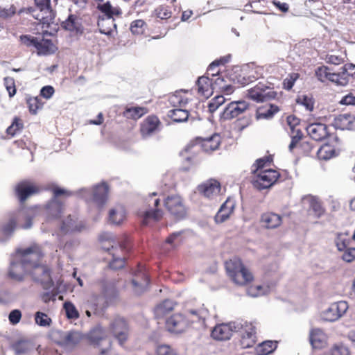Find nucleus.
<instances>
[{
  "mask_svg": "<svg viewBox=\"0 0 355 355\" xmlns=\"http://www.w3.org/2000/svg\"><path fill=\"white\" fill-rule=\"evenodd\" d=\"M23 128V120L19 116H15L10 125L7 128L6 132L8 135L13 137L16 135L19 134Z\"/></svg>",
  "mask_w": 355,
  "mask_h": 355,
  "instance_id": "8fccbe9b",
  "label": "nucleus"
},
{
  "mask_svg": "<svg viewBox=\"0 0 355 355\" xmlns=\"http://www.w3.org/2000/svg\"><path fill=\"white\" fill-rule=\"evenodd\" d=\"M279 171L268 168V170H262V171L252 174L251 181L253 187L259 191L269 189L273 186L279 178Z\"/></svg>",
  "mask_w": 355,
  "mask_h": 355,
  "instance_id": "39448f33",
  "label": "nucleus"
},
{
  "mask_svg": "<svg viewBox=\"0 0 355 355\" xmlns=\"http://www.w3.org/2000/svg\"><path fill=\"white\" fill-rule=\"evenodd\" d=\"M104 338V334L101 329H93L88 335L89 340L94 345H98Z\"/></svg>",
  "mask_w": 355,
  "mask_h": 355,
  "instance_id": "338daca9",
  "label": "nucleus"
},
{
  "mask_svg": "<svg viewBox=\"0 0 355 355\" xmlns=\"http://www.w3.org/2000/svg\"><path fill=\"white\" fill-rule=\"evenodd\" d=\"M40 191V187L28 180L18 182L14 188L15 195L21 204L24 203L28 198L38 193Z\"/></svg>",
  "mask_w": 355,
  "mask_h": 355,
  "instance_id": "9b49d317",
  "label": "nucleus"
},
{
  "mask_svg": "<svg viewBox=\"0 0 355 355\" xmlns=\"http://www.w3.org/2000/svg\"><path fill=\"white\" fill-rule=\"evenodd\" d=\"M157 17L162 19H167L171 17L172 12L168 6L160 5L155 10Z\"/></svg>",
  "mask_w": 355,
  "mask_h": 355,
  "instance_id": "69168bd1",
  "label": "nucleus"
},
{
  "mask_svg": "<svg viewBox=\"0 0 355 355\" xmlns=\"http://www.w3.org/2000/svg\"><path fill=\"white\" fill-rule=\"evenodd\" d=\"M329 354V355H350V351L347 346L339 343L332 345Z\"/></svg>",
  "mask_w": 355,
  "mask_h": 355,
  "instance_id": "6e6d98bb",
  "label": "nucleus"
},
{
  "mask_svg": "<svg viewBox=\"0 0 355 355\" xmlns=\"http://www.w3.org/2000/svg\"><path fill=\"white\" fill-rule=\"evenodd\" d=\"M277 93L273 88L263 83H258L254 87L248 90V96L257 103L275 99Z\"/></svg>",
  "mask_w": 355,
  "mask_h": 355,
  "instance_id": "9d476101",
  "label": "nucleus"
},
{
  "mask_svg": "<svg viewBox=\"0 0 355 355\" xmlns=\"http://www.w3.org/2000/svg\"><path fill=\"white\" fill-rule=\"evenodd\" d=\"M260 223L263 227L267 229H274L282 224V218L274 212H266L261 216Z\"/></svg>",
  "mask_w": 355,
  "mask_h": 355,
  "instance_id": "7c9ffc66",
  "label": "nucleus"
},
{
  "mask_svg": "<svg viewBox=\"0 0 355 355\" xmlns=\"http://www.w3.org/2000/svg\"><path fill=\"white\" fill-rule=\"evenodd\" d=\"M197 189L202 196L208 198H214L220 193L221 184L215 179H209L198 185Z\"/></svg>",
  "mask_w": 355,
  "mask_h": 355,
  "instance_id": "aec40b11",
  "label": "nucleus"
},
{
  "mask_svg": "<svg viewBox=\"0 0 355 355\" xmlns=\"http://www.w3.org/2000/svg\"><path fill=\"white\" fill-rule=\"evenodd\" d=\"M315 74L320 81L327 82L329 80V77L331 74V70L328 67L323 65L318 67L315 69Z\"/></svg>",
  "mask_w": 355,
  "mask_h": 355,
  "instance_id": "e2e57ef3",
  "label": "nucleus"
},
{
  "mask_svg": "<svg viewBox=\"0 0 355 355\" xmlns=\"http://www.w3.org/2000/svg\"><path fill=\"white\" fill-rule=\"evenodd\" d=\"M150 279L145 270L140 268L135 272L133 279H132V284L133 286L135 292L140 293L143 292L149 285Z\"/></svg>",
  "mask_w": 355,
  "mask_h": 355,
  "instance_id": "5701e85b",
  "label": "nucleus"
},
{
  "mask_svg": "<svg viewBox=\"0 0 355 355\" xmlns=\"http://www.w3.org/2000/svg\"><path fill=\"white\" fill-rule=\"evenodd\" d=\"M16 254L28 267L42 261L44 257L42 248L35 243L26 248L17 250Z\"/></svg>",
  "mask_w": 355,
  "mask_h": 355,
  "instance_id": "6e6552de",
  "label": "nucleus"
},
{
  "mask_svg": "<svg viewBox=\"0 0 355 355\" xmlns=\"http://www.w3.org/2000/svg\"><path fill=\"white\" fill-rule=\"evenodd\" d=\"M240 345L243 349L252 347L257 342L256 328L252 323H245L241 331Z\"/></svg>",
  "mask_w": 355,
  "mask_h": 355,
  "instance_id": "6ab92c4d",
  "label": "nucleus"
},
{
  "mask_svg": "<svg viewBox=\"0 0 355 355\" xmlns=\"http://www.w3.org/2000/svg\"><path fill=\"white\" fill-rule=\"evenodd\" d=\"M32 144L31 140L27 137L26 136H24L23 137L17 139L12 143V148L13 150H30V146Z\"/></svg>",
  "mask_w": 355,
  "mask_h": 355,
  "instance_id": "680f3d73",
  "label": "nucleus"
},
{
  "mask_svg": "<svg viewBox=\"0 0 355 355\" xmlns=\"http://www.w3.org/2000/svg\"><path fill=\"white\" fill-rule=\"evenodd\" d=\"M189 112L185 109L174 108L168 112V116L175 123L186 121L189 118Z\"/></svg>",
  "mask_w": 355,
  "mask_h": 355,
  "instance_id": "49530a36",
  "label": "nucleus"
},
{
  "mask_svg": "<svg viewBox=\"0 0 355 355\" xmlns=\"http://www.w3.org/2000/svg\"><path fill=\"white\" fill-rule=\"evenodd\" d=\"M233 328L235 329V326L232 325V323L228 324H220L216 325L211 331V336L214 339L218 340H229L232 335L234 331Z\"/></svg>",
  "mask_w": 355,
  "mask_h": 355,
  "instance_id": "bb28decb",
  "label": "nucleus"
},
{
  "mask_svg": "<svg viewBox=\"0 0 355 355\" xmlns=\"http://www.w3.org/2000/svg\"><path fill=\"white\" fill-rule=\"evenodd\" d=\"M355 69L354 64H345L342 68L341 71L339 73H332L329 77V80L336 85L344 86L346 85L348 82V76H351V73H349V71H353Z\"/></svg>",
  "mask_w": 355,
  "mask_h": 355,
  "instance_id": "393cba45",
  "label": "nucleus"
},
{
  "mask_svg": "<svg viewBox=\"0 0 355 355\" xmlns=\"http://www.w3.org/2000/svg\"><path fill=\"white\" fill-rule=\"evenodd\" d=\"M335 151L329 145L321 146L317 151L318 157L320 159H329L334 155Z\"/></svg>",
  "mask_w": 355,
  "mask_h": 355,
  "instance_id": "052dcab7",
  "label": "nucleus"
},
{
  "mask_svg": "<svg viewBox=\"0 0 355 355\" xmlns=\"http://www.w3.org/2000/svg\"><path fill=\"white\" fill-rule=\"evenodd\" d=\"M85 228V225L82 221H78L75 216L69 215L67 218L62 221L61 230L64 232H80Z\"/></svg>",
  "mask_w": 355,
  "mask_h": 355,
  "instance_id": "72a5a7b5",
  "label": "nucleus"
},
{
  "mask_svg": "<svg viewBox=\"0 0 355 355\" xmlns=\"http://www.w3.org/2000/svg\"><path fill=\"white\" fill-rule=\"evenodd\" d=\"M109 187L103 182L92 188L89 201L94 203L98 208H102L106 203L108 198Z\"/></svg>",
  "mask_w": 355,
  "mask_h": 355,
  "instance_id": "f3484780",
  "label": "nucleus"
},
{
  "mask_svg": "<svg viewBox=\"0 0 355 355\" xmlns=\"http://www.w3.org/2000/svg\"><path fill=\"white\" fill-rule=\"evenodd\" d=\"M271 161L268 157L257 159L252 166V174L259 173L262 170H268L266 167L270 166Z\"/></svg>",
  "mask_w": 355,
  "mask_h": 355,
  "instance_id": "864d4df0",
  "label": "nucleus"
},
{
  "mask_svg": "<svg viewBox=\"0 0 355 355\" xmlns=\"http://www.w3.org/2000/svg\"><path fill=\"white\" fill-rule=\"evenodd\" d=\"M225 267L227 276L237 286H245L254 281L252 272L240 258L230 259L225 261Z\"/></svg>",
  "mask_w": 355,
  "mask_h": 355,
  "instance_id": "f257e3e1",
  "label": "nucleus"
},
{
  "mask_svg": "<svg viewBox=\"0 0 355 355\" xmlns=\"http://www.w3.org/2000/svg\"><path fill=\"white\" fill-rule=\"evenodd\" d=\"M12 349L18 355L24 354L31 350V345L27 340H19L12 345Z\"/></svg>",
  "mask_w": 355,
  "mask_h": 355,
  "instance_id": "5fc2aeb1",
  "label": "nucleus"
},
{
  "mask_svg": "<svg viewBox=\"0 0 355 355\" xmlns=\"http://www.w3.org/2000/svg\"><path fill=\"white\" fill-rule=\"evenodd\" d=\"M309 339L313 349H322L327 345L328 336L322 329L311 328L309 331Z\"/></svg>",
  "mask_w": 355,
  "mask_h": 355,
  "instance_id": "412c9836",
  "label": "nucleus"
},
{
  "mask_svg": "<svg viewBox=\"0 0 355 355\" xmlns=\"http://www.w3.org/2000/svg\"><path fill=\"white\" fill-rule=\"evenodd\" d=\"M96 286L100 293L104 297H112L116 293V282L108 281L105 278L98 280Z\"/></svg>",
  "mask_w": 355,
  "mask_h": 355,
  "instance_id": "2f4dec72",
  "label": "nucleus"
},
{
  "mask_svg": "<svg viewBox=\"0 0 355 355\" xmlns=\"http://www.w3.org/2000/svg\"><path fill=\"white\" fill-rule=\"evenodd\" d=\"M63 204L56 199H52L46 206L48 219H57L61 216Z\"/></svg>",
  "mask_w": 355,
  "mask_h": 355,
  "instance_id": "e433bc0d",
  "label": "nucleus"
},
{
  "mask_svg": "<svg viewBox=\"0 0 355 355\" xmlns=\"http://www.w3.org/2000/svg\"><path fill=\"white\" fill-rule=\"evenodd\" d=\"M347 55L345 53H340L338 55L331 54L327 55L325 58L326 62L334 65H339L345 62Z\"/></svg>",
  "mask_w": 355,
  "mask_h": 355,
  "instance_id": "0e129e2a",
  "label": "nucleus"
},
{
  "mask_svg": "<svg viewBox=\"0 0 355 355\" xmlns=\"http://www.w3.org/2000/svg\"><path fill=\"white\" fill-rule=\"evenodd\" d=\"M334 125L340 130H354L355 116L351 114H341L334 120Z\"/></svg>",
  "mask_w": 355,
  "mask_h": 355,
  "instance_id": "c756f323",
  "label": "nucleus"
},
{
  "mask_svg": "<svg viewBox=\"0 0 355 355\" xmlns=\"http://www.w3.org/2000/svg\"><path fill=\"white\" fill-rule=\"evenodd\" d=\"M103 248L112 257V259L109 264L110 268L119 270L125 266V255L128 250L124 244L116 246L112 245L111 248L103 246Z\"/></svg>",
  "mask_w": 355,
  "mask_h": 355,
  "instance_id": "ddd939ff",
  "label": "nucleus"
},
{
  "mask_svg": "<svg viewBox=\"0 0 355 355\" xmlns=\"http://www.w3.org/2000/svg\"><path fill=\"white\" fill-rule=\"evenodd\" d=\"M126 213L123 207L119 206L109 212V221L114 225H120L125 219Z\"/></svg>",
  "mask_w": 355,
  "mask_h": 355,
  "instance_id": "c03bdc74",
  "label": "nucleus"
},
{
  "mask_svg": "<svg viewBox=\"0 0 355 355\" xmlns=\"http://www.w3.org/2000/svg\"><path fill=\"white\" fill-rule=\"evenodd\" d=\"M35 216L31 209L21 208L9 214L6 223L1 227V232L6 235L11 234L19 226L22 229H28L32 226V220Z\"/></svg>",
  "mask_w": 355,
  "mask_h": 355,
  "instance_id": "7ed1b4c3",
  "label": "nucleus"
},
{
  "mask_svg": "<svg viewBox=\"0 0 355 355\" xmlns=\"http://www.w3.org/2000/svg\"><path fill=\"white\" fill-rule=\"evenodd\" d=\"M160 200L159 198L155 199L153 201L154 208L144 212V214L142 216V223L144 225H147L150 219H153L155 221H158L163 217V211L161 209L158 208Z\"/></svg>",
  "mask_w": 355,
  "mask_h": 355,
  "instance_id": "f704fd0d",
  "label": "nucleus"
},
{
  "mask_svg": "<svg viewBox=\"0 0 355 355\" xmlns=\"http://www.w3.org/2000/svg\"><path fill=\"white\" fill-rule=\"evenodd\" d=\"M336 245L339 251H343L349 247L350 239L347 234H338L336 239Z\"/></svg>",
  "mask_w": 355,
  "mask_h": 355,
  "instance_id": "bf43d9fd",
  "label": "nucleus"
},
{
  "mask_svg": "<svg viewBox=\"0 0 355 355\" xmlns=\"http://www.w3.org/2000/svg\"><path fill=\"white\" fill-rule=\"evenodd\" d=\"M97 9L103 14L99 17H119L122 14L121 9L119 7H113L110 1L98 4Z\"/></svg>",
  "mask_w": 355,
  "mask_h": 355,
  "instance_id": "ea45409f",
  "label": "nucleus"
},
{
  "mask_svg": "<svg viewBox=\"0 0 355 355\" xmlns=\"http://www.w3.org/2000/svg\"><path fill=\"white\" fill-rule=\"evenodd\" d=\"M303 133L302 131H297L293 133L291 141L288 149L291 153L302 157L310 156L314 146L312 142L302 139Z\"/></svg>",
  "mask_w": 355,
  "mask_h": 355,
  "instance_id": "423d86ee",
  "label": "nucleus"
},
{
  "mask_svg": "<svg viewBox=\"0 0 355 355\" xmlns=\"http://www.w3.org/2000/svg\"><path fill=\"white\" fill-rule=\"evenodd\" d=\"M35 8L39 10L33 16L42 25L49 26L53 23L55 12L53 10L51 0H34Z\"/></svg>",
  "mask_w": 355,
  "mask_h": 355,
  "instance_id": "0eeeda50",
  "label": "nucleus"
},
{
  "mask_svg": "<svg viewBox=\"0 0 355 355\" xmlns=\"http://www.w3.org/2000/svg\"><path fill=\"white\" fill-rule=\"evenodd\" d=\"M277 347L276 341L267 340L258 345L256 347V353L257 355H268L273 352Z\"/></svg>",
  "mask_w": 355,
  "mask_h": 355,
  "instance_id": "de8ad7c7",
  "label": "nucleus"
},
{
  "mask_svg": "<svg viewBox=\"0 0 355 355\" xmlns=\"http://www.w3.org/2000/svg\"><path fill=\"white\" fill-rule=\"evenodd\" d=\"M235 77L233 78V80L241 86H245L252 83L254 77H251L246 71L239 69L235 72Z\"/></svg>",
  "mask_w": 355,
  "mask_h": 355,
  "instance_id": "603ef678",
  "label": "nucleus"
},
{
  "mask_svg": "<svg viewBox=\"0 0 355 355\" xmlns=\"http://www.w3.org/2000/svg\"><path fill=\"white\" fill-rule=\"evenodd\" d=\"M185 231L173 232L166 239L165 243L170 245L172 248H176L183 243L185 240Z\"/></svg>",
  "mask_w": 355,
  "mask_h": 355,
  "instance_id": "a18cd8bd",
  "label": "nucleus"
},
{
  "mask_svg": "<svg viewBox=\"0 0 355 355\" xmlns=\"http://www.w3.org/2000/svg\"><path fill=\"white\" fill-rule=\"evenodd\" d=\"M26 104L31 114H36L42 109L44 103L39 96H28L26 98Z\"/></svg>",
  "mask_w": 355,
  "mask_h": 355,
  "instance_id": "09e8293b",
  "label": "nucleus"
},
{
  "mask_svg": "<svg viewBox=\"0 0 355 355\" xmlns=\"http://www.w3.org/2000/svg\"><path fill=\"white\" fill-rule=\"evenodd\" d=\"M148 112L145 107H126L123 112V116L129 119L137 120Z\"/></svg>",
  "mask_w": 355,
  "mask_h": 355,
  "instance_id": "a19ab883",
  "label": "nucleus"
},
{
  "mask_svg": "<svg viewBox=\"0 0 355 355\" xmlns=\"http://www.w3.org/2000/svg\"><path fill=\"white\" fill-rule=\"evenodd\" d=\"M162 123L154 114L148 116L140 124L139 132L143 138H148L159 132Z\"/></svg>",
  "mask_w": 355,
  "mask_h": 355,
  "instance_id": "4468645a",
  "label": "nucleus"
},
{
  "mask_svg": "<svg viewBox=\"0 0 355 355\" xmlns=\"http://www.w3.org/2000/svg\"><path fill=\"white\" fill-rule=\"evenodd\" d=\"M28 274L35 282H40L44 289H49L53 286L51 269L42 261L28 267Z\"/></svg>",
  "mask_w": 355,
  "mask_h": 355,
  "instance_id": "20e7f679",
  "label": "nucleus"
},
{
  "mask_svg": "<svg viewBox=\"0 0 355 355\" xmlns=\"http://www.w3.org/2000/svg\"><path fill=\"white\" fill-rule=\"evenodd\" d=\"M248 108L245 101H232L230 103L220 114L223 120H231L239 116Z\"/></svg>",
  "mask_w": 355,
  "mask_h": 355,
  "instance_id": "a211bd4d",
  "label": "nucleus"
},
{
  "mask_svg": "<svg viewBox=\"0 0 355 355\" xmlns=\"http://www.w3.org/2000/svg\"><path fill=\"white\" fill-rule=\"evenodd\" d=\"M35 323L39 326L47 327L51 323V319L44 313L37 311L35 315Z\"/></svg>",
  "mask_w": 355,
  "mask_h": 355,
  "instance_id": "774afa93",
  "label": "nucleus"
},
{
  "mask_svg": "<svg viewBox=\"0 0 355 355\" xmlns=\"http://www.w3.org/2000/svg\"><path fill=\"white\" fill-rule=\"evenodd\" d=\"M348 309V304L345 301L333 303L322 312V319L327 322H334L343 316Z\"/></svg>",
  "mask_w": 355,
  "mask_h": 355,
  "instance_id": "2eb2a0df",
  "label": "nucleus"
},
{
  "mask_svg": "<svg viewBox=\"0 0 355 355\" xmlns=\"http://www.w3.org/2000/svg\"><path fill=\"white\" fill-rule=\"evenodd\" d=\"M36 49L38 55H49L54 53L58 49L51 40L42 39L38 40Z\"/></svg>",
  "mask_w": 355,
  "mask_h": 355,
  "instance_id": "79ce46f5",
  "label": "nucleus"
},
{
  "mask_svg": "<svg viewBox=\"0 0 355 355\" xmlns=\"http://www.w3.org/2000/svg\"><path fill=\"white\" fill-rule=\"evenodd\" d=\"M167 211L177 219H181L187 215V208L182 198L179 195L168 196L164 200Z\"/></svg>",
  "mask_w": 355,
  "mask_h": 355,
  "instance_id": "f8f14e48",
  "label": "nucleus"
},
{
  "mask_svg": "<svg viewBox=\"0 0 355 355\" xmlns=\"http://www.w3.org/2000/svg\"><path fill=\"white\" fill-rule=\"evenodd\" d=\"M191 101V93L187 90L176 91L168 98L169 103L174 107H184Z\"/></svg>",
  "mask_w": 355,
  "mask_h": 355,
  "instance_id": "cd10ccee",
  "label": "nucleus"
},
{
  "mask_svg": "<svg viewBox=\"0 0 355 355\" xmlns=\"http://www.w3.org/2000/svg\"><path fill=\"white\" fill-rule=\"evenodd\" d=\"M197 144H189L187 145L180 153V156L181 157L182 161L184 164H189L193 165L196 163V150Z\"/></svg>",
  "mask_w": 355,
  "mask_h": 355,
  "instance_id": "4c0bfd02",
  "label": "nucleus"
},
{
  "mask_svg": "<svg viewBox=\"0 0 355 355\" xmlns=\"http://www.w3.org/2000/svg\"><path fill=\"white\" fill-rule=\"evenodd\" d=\"M235 208V202L232 199L228 198L225 202L221 205L216 215L215 220L216 223H223L227 220L233 214Z\"/></svg>",
  "mask_w": 355,
  "mask_h": 355,
  "instance_id": "c85d7f7f",
  "label": "nucleus"
},
{
  "mask_svg": "<svg viewBox=\"0 0 355 355\" xmlns=\"http://www.w3.org/2000/svg\"><path fill=\"white\" fill-rule=\"evenodd\" d=\"M202 320L200 310H188L184 313H175L166 320V328L168 331L180 334L184 331L193 323Z\"/></svg>",
  "mask_w": 355,
  "mask_h": 355,
  "instance_id": "f03ea898",
  "label": "nucleus"
},
{
  "mask_svg": "<svg viewBox=\"0 0 355 355\" xmlns=\"http://www.w3.org/2000/svg\"><path fill=\"white\" fill-rule=\"evenodd\" d=\"M174 303L169 300H164L155 308V318L157 319L164 318L174 309Z\"/></svg>",
  "mask_w": 355,
  "mask_h": 355,
  "instance_id": "37998d69",
  "label": "nucleus"
},
{
  "mask_svg": "<svg viewBox=\"0 0 355 355\" xmlns=\"http://www.w3.org/2000/svg\"><path fill=\"white\" fill-rule=\"evenodd\" d=\"M309 135L315 141H322L329 136L328 126L322 123H314L308 125Z\"/></svg>",
  "mask_w": 355,
  "mask_h": 355,
  "instance_id": "b1692460",
  "label": "nucleus"
},
{
  "mask_svg": "<svg viewBox=\"0 0 355 355\" xmlns=\"http://www.w3.org/2000/svg\"><path fill=\"white\" fill-rule=\"evenodd\" d=\"M279 111L278 106L272 104L259 107L256 112V116L258 119H268Z\"/></svg>",
  "mask_w": 355,
  "mask_h": 355,
  "instance_id": "58836bf2",
  "label": "nucleus"
},
{
  "mask_svg": "<svg viewBox=\"0 0 355 355\" xmlns=\"http://www.w3.org/2000/svg\"><path fill=\"white\" fill-rule=\"evenodd\" d=\"M147 26L146 23L143 19H136L132 21L130 24V31L134 35H142Z\"/></svg>",
  "mask_w": 355,
  "mask_h": 355,
  "instance_id": "13d9d810",
  "label": "nucleus"
},
{
  "mask_svg": "<svg viewBox=\"0 0 355 355\" xmlns=\"http://www.w3.org/2000/svg\"><path fill=\"white\" fill-rule=\"evenodd\" d=\"M196 141L205 153H211L217 150L221 142V137L218 134H214L209 137H197Z\"/></svg>",
  "mask_w": 355,
  "mask_h": 355,
  "instance_id": "a878e982",
  "label": "nucleus"
},
{
  "mask_svg": "<svg viewBox=\"0 0 355 355\" xmlns=\"http://www.w3.org/2000/svg\"><path fill=\"white\" fill-rule=\"evenodd\" d=\"M62 27L64 30L69 31L76 35L82 33L83 29L80 19L74 15H70L68 18L62 23Z\"/></svg>",
  "mask_w": 355,
  "mask_h": 355,
  "instance_id": "473e14b6",
  "label": "nucleus"
},
{
  "mask_svg": "<svg viewBox=\"0 0 355 355\" xmlns=\"http://www.w3.org/2000/svg\"><path fill=\"white\" fill-rule=\"evenodd\" d=\"M97 25L100 32L107 35L116 28L114 17H98Z\"/></svg>",
  "mask_w": 355,
  "mask_h": 355,
  "instance_id": "c9c22d12",
  "label": "nucleus"
},
{
  "mask_svg": "<svg viewBox=\"0 0 355 355\" xmlns=\"http://www.w3.org/2000/svg\"><path fill=\"white\" fill-rule=\"evenodd\" d=\"M296 102L297 104L303 105L306 110L311 112L314 108V100L311 96L307 95L298 96Z\"/></svg>",
  "mask_w": 355,
  "mask_h": 355,
  "instance_id": "4d7b16f0",
  "label": "nucleus"
},
{
  "mask_svg": "<svg viewBox=\"0 0 355 355\" xmlns=\"http://www.w3.org/2000/svg\"><path fill=\"white\" fill-rule=\"evenodd\" d=\"M109 330L120 345L123 346L128 340L129 325L124 318L120 316L115 317L110 324Z\"/></svg>",
  "mask_w": 355,
  "mask_h": 355,
  "instance_id": "1a4fd4ad",
  "label": "nucleus"
},
{
  "mask_svg": "<svg viewBox=\"0 0 355 355\" xmlns=\"http://www.w3.org/2000/svg\"><path fill=\"white\" fill-rule=\"evenodd\" d=\"M197 92L199 96L208 98L211 96L214 89H216V83L208 76L199 77L196 82Z\"/></svg>",
  "mask_w": 355,
  "mask_h": 355,
  "instance_id": "4be33fe9",
  "label": "nucleus"
},
{
  "mask_svg": "<svg viewBox=\"0 0 355 355\" xmlns=\"http://www.w3.org/2000/svg\"><path fill=\"white\" fill-rule=\"evenodd\" d=\"M309 211L310 214H313L316 218H319L324 214L325 209L321 202L315 198H311L309 200Z\"/></svg>",
  "mask_w": 355,
  "mask_h": 355,
  "instance_id": "3c124183",
  "label": "nucleus"
},
{
  "mask_svg": "<svg viewBox=\"0 0 355 355\" xmlns=\"http://www.w3.org/2000/svg\"><path fill=\"white\" fill-rule=\"evenodd\" d=\"M26 274L28 266H25L24 261L16 254L10 264L8 273L9 278L16 282H21Z\"/></svg>",
  "mask_w": 355,
  "mask_h": 355,
  "instance_id": "dca6fc26",
  "label": "nucleus"
}]
</instances>
